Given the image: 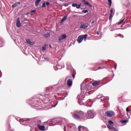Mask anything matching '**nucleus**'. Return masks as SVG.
I'll list each match as a JSON object with an SVG mask.
<instances>
[{
	"mask_svg": "<svg viewBox=\"0 0 131 131\" xmlns=\"http://www.w3.org/2000/svg\"><path fill=\"white\" fill-rule=\"evenodd\" d=\"M99 69H104V67H98L97 69V70H99Z\"/></svg>",
	"mask_w": 131,
	"mask_h": 131,
	"instance_id": "nucleus-33",
	"label": "nucleus"
},
{
	"mask_svg": "<svg viewBox=\"0 0 131 131\" xmlns=\"http://www.w3.org/2000/svg\"><path fill=\"white\" fill-rule=\"evenodd\" d=\"M84 89L85 90H89V89H90V85L89 84H85L84 86Z\"/></svg>",
	"mask_w": 131,
	"mask_h": 131,
	"instance_id": "nucleus-25",
	"label": "nucleus"
},
{
	"mask_svg": "<svg viewBox=\"0 0 131 131\" xmlns=\"http://www.w3.org/2000/svg\"><path fill=\"white\" fill-rule=\"evenodd\" d=\"M42 51H46V47H42Z\"/></svg>",
	"mask_w": 131,
	"mask_h": 131,
	"instance_id": "nucleus-38",
	"label": "nucleus"
},
{
	"mask_svg": "<svg viewBox=\"0 0 131 131\" xmlns=\"http://www.w3.org/2000/svg\"><path fill=\"white\" fill-rule=\"evenodd\" d=\"M112 125H109V124H107V127H108V128L109 129H115V127H114V126H112Z\"/></svg>",
	"mask_w": 131,
	"mask_h": 131,
	"instance_id": "nucleus-20",
	"label": "nucleus"
},
{
	"mask_svg": "<svg viewBox=\"0 0 131 131\" xmlns=\"http://www.w3.org/2000/svg\"><path fill=\"white\" fill-rule=\"evenodd\" d=\"M71 77L70 76H68L66 78V80H67V84L68 85V86H71V85H72V81L71 80V79H70Z\"/></svg>",
	"mask_w": 131,
	"mask_h": 131,
	"instance_id": "nucleus-6",
	"label": "nucleus"
},
{
	"mask_svg": "<svg viewBox=\"0 0 131 131\" xmlns=\"http://www.w3.org/2000/svg\"><path fill=\"white\" fill-rule=\"evenodd\" d=\"M19 5H20V2H16V3H14L12 6V8H16V7H17V6H19Z\"/></svg>",
	"mask_w": 131,
	"mask_h": 131,
	"instance_id": "nucleus-18",
	"label": "nucleus"
},
{
	"mask_svg": "<svg viewBox=\"0 0 131 131\" xmlns=\"http://www.w3.org/2000/svg\"><path fill=\"white\" fill-rule=\"evenodd\" d=\"M46 3H43L42 5V8H46Z\"/></svg>",
	"mask_w": 131,
	"mask_h": 131,
	"instance_id": "nucleus-32",
	"label": "nucleus"
},
{
	"mask_svg": "<svg viewBox=\"0 0 131 131\" xmlns=\"http://www.w3.org/2000/svg\"><path fill=\"white\" fill-rule=\"evenodd\" d=\"M107 2L108 3L109 6L111 7V6H112V0H107Z\"/></svg>",
	"mask_w": 131,
	"mask_h": 131,
	"instance_id": "nucleus-26",
	"label": "nucleus"
},
{
	"mask_svg": "<svg viewBox=\"0 0 131 131\" xmlns=\"http://www.w3.org/2000/svg\"><path fill=\"white\" fill-rule=\"evenodd\" d=\"M100 97V95L97 96V99H100V98H102V96H100V97Z\"/></svg>",
	"mask_w": 131,
	"mask_h": 131,
	"instance_id": "nucleus-39",
	"label": "nucleus"
},
{
	"mask_svg": "<svg viewBox=\"0 0 131 131\" xmlns=\"http://www.w3.org/2000/svg\"><path fill=\"white\" fill-rule=\"evenodd\" d=\"M95 22L94 21H93L92 22V24H94Z\"/></svg>",
	"mask_w": 131,
	"mask_h": 131,
	"instance_id": "nucleus-47",
	"label": "nucleus"
},
{
	"mask_svg": "<svg viewBox=\"0 0 131 131\" xmlns=\"http://www.w3.org/2000/svg\"><path fill=\"white\" fill-rule=\"evenodd\" d=\"M99 64H102V63H99Z\"/></svg>",
	"mask_w": 131,
	"mask_h": 131,
	"instance_id": "nucleus-50",
	"label": "nucleus"
},
{
	"mask_svg": "<svg viewBox=\"0 0 131 131\" xmlns=\"http://www.w3.org/2000/svg\"><path fill=\"white\" fill-rule=\"evenodd\" d=\"M57 68L58 69H61V68H62V67H60V68H59L58 66H57Z\"/></svg>",
	"mask_w": 131,
	"mask_h": 131,
	"instance_id": "nucleus-44",
	"label": "nucleus"
},
{
	"mask_svg": "<svg viewBox=\"0 0 131 131\" xmlns=\"http://www.w3.org/2000/svg\"><path fill=\"white\" fill-rule=\"evenodd\" d=\"M21 25H22V24L20 23V18L18 17L16 20V26L17 27H21Z\"/></svg>",
	"mask_w": 131,
	"mask_h": 131,
	"instance_id": "nucleus-11",
	"label": "nucleus"
},
{
	"mask_svg": "<svg viewBox=\"0 0 131 131\" xmlns=\"http://www.w3.org/2000/svg\"><path fill=\"white\" fill-rule=\"evenodd\" d=\"M37 127L39 130H46V127L43 125H40L39 124L37 125Z\"/></svg>",
	"mask_w": 131,
	"mask_h": 131,
	"instance_id": "nucleus-10",
	"label": "nucleus"
},
{
	"mask_svg": "<svg viewBox=\"0 0 131 131\" xmlns=\"http://www.w3.org/2000/svg\"><path fill=\"white\" fill-rule=\"evenodd\" d=\"M82 13H84V14H85L86 13H88V12H89V11H88V10H82Z\"/></svg>",
	"mask_w": 131,
	"mask_h": 131,
	"instance_id": "nucleus-30",
	"label": "nucleus"
},
{
	"mask_svg": "<svg viewBox=\"0 0 131 131\" xmlns=\"http://www.w3.org/2000/svg\"><path fill=\"white\" fill-rule=\"evenodd\" d=\"M127 122V121L126 120H124L121 121L122 123H126Z\"/></svg>",
	"mask_w": 131,
	"mask_h": 131,
	"instance_id": "nucleus-31",
	"label": "nucleus"
},
{
	"mask_svg": "<svg viewBox=\"0 0 131 131\" xmlns=\"http://www.w3.org/2000/svg\"><path fill=\"white\" fill-rule=\"evenodd\" d=\"M67 35L66 34H62L58 38L59 41H61V40H63V39H65V38H67Z\"/></svg>",
	"mask_w": 131,
	"mask_h": 131,
	"instance_id": "nucleus-9",
	"label": "nucleus"
},
{
	"mask_svg": "<svg viewBox=\"0 0 131 131\" xmlns=\"http://www.w3.org/2000/svg\"><path fill=\"white\" fill-rule=\"evenodd\" d=\"M82 3L86 6H89V7H90V8H92V5L90 4V3H89V2H86V1L85 0H82Z\"/></svg>",
	"mask_w": 131,
	"mask_h": 131,
	"instance_id": "nucleus-13",
	"label": "nucleus"
},
{
	"mask_svg": "<svg viewBox=\"0 0 131 131\" xmlns=\"http://www.w3.org/2000/svg\"><path fill=\"white\" fill-rule=\"evenodd\" d=\"M86 119H91L95 116V112L93 110H89L85 115Z\"/></svg>",
	"mask_w": 131,
	"mask_h": 131,
	"instance_id": "nucleus-4",
	"label": "nucleus"
},
{
	"mask_svg": "<svg viewBox=\"0 0 131 131\" xmlns=\"http://www.w3.org/2000/svg\"><path fill=\"white\" fill-rule=\"evenodd\" d=\"M72 6L74 8H75V7H76V9H80V7H81V4H79V5H77V4L73 3V4H72Z\"/></svg>",
	"mask_w": 131,
	"mask_h": 131,
	"instance_id": "nucleus-12",
	"label": "nucleus"
},
{
	"mask_svg": "<svg viewBox=\"0 0 131 131\" xmlns=\"http://www.w3.org/2000/svg\"><path fill=\"white\" fill-rule=\"evenodd\" d=\"M39 99H40L41 101H40L39 100H36L34 101V99L33 100V104L34 106H36L37 107V109H41V102L43 103V101L46 100V99H49L50 98V95L49 94H46L45 96H42L41 95H40L39 96Z\"/></svg>",
	"mask_w": 131,
	"mask_h": 131,
	"instance_id": "nucleus-2",
	"label": "nucleus"
},
{
	"mask_svg": "<svg viewBox=\"0 0 131 131\" xmlns=\"http://www.w3.org/2000/svg\"><path fill=\"white\" fill-rule=\"evenodd\" d=\"M46 4L47 6H49V5H50L49 2H47Z\"/></svg>",
	"mask_w": 131,
	"mask_h": 131,
	"instance_id": "nucleus-40",
	"label": "nucleus"
},
{
	"mask_svg": "<svg viewBox=\"0 0 131 131\" xmlns=\"http://www.w3.org/2000/svg\"><path fill=\"white\" fill-rule=\"evenodd\" d=\"M50 90V88H46V92L49 93V91Z\"/></svg>",
	"mask_w": 131,
	"mask_h": 131,
	"instance_id": "nucleus-35",
	"label": "nucleus"
},
{
	"mask_svg": "<svg viewBox=\"0 0 131 131\" xmlns=\"http://www.w3.org/2000/svg\"><path fill=\"white\" fill-rule=\"evenodd\" d=\"M119 36L120 37H121L122 38H123V37H124L123 35H122V34H119Z\"/></svg>",
	"mask_w": 131,
	"mask_h": 131,
	"instance_id": "nucleus-34",
	"label": "nucleus"
},
{
	"mask_svg": "<svg viewBox=\"0 0 131 131\" xmlns=\"http://www.w3.org/2000/svg\"><path fill=\"white\" fill-rule=\"evenodd\" d=\"M85 96L83 94H81L80 95H78L77 99L78 100V103L80 105H83V104H88V103H90L91 102V100L89 101H85L84 99Z\"/></svg>",
	"mask_w": 131,
	"mask_h": 131,
	"instance_id": "nucleus-3",
	"label": "nucleus"
},
{
	"mask_svg": "<svg viewBox=\"0 0 131 131\" xmlns=\"http://www.w3.org/2000/svg\"><path fill=\"white\" fill-rule=\"evenodd\" d=\"M55 106H57V104H56L55 105L53 106V107H55Z\"/></svg>",
	"mask_w": 131,
	"mask_h": 131,
	"instance_id": "nucleus-48",
	"label": "nucleus"
},
{
	"mask_svg": "<svg viewBox=\"0 0 131 131\" xmlns=\"http://www.w3.org/2000/svg\"><path fill=\"white\" fill-rule=\"evenodd\" d=\"M27 43H29V45H30V46H34V45H35V42H31L30 41V39H28L27 40Z\"/></svg>",
	"mask_w": 131,
	"mask_h": 131,
	"instance_id": "nucleus-15",
	"label": "nucleus"
},
{
	"mask_svg": "<svg viewBox=\"0 0 131 131\" xmlns=\"http://www.w3.org/2000/svg\"><path fill=\"white\" fill-rule=\"evenodd\" d=\"M35 12H36V10H34L32 11L31 12V13H35Z\"/></svg>",
	"mask_w": 131,
	"mask_h": 131,
	"instance_id": "nucleus-37",
	"label": "nucleus"
},
{
	"mask_svg": "<svg viewBox=\"0 0 131 131\" xmlns=\"http://www.w3.org/2000/svg\"><path fill=\"white\" fill-rule=\"evenodd\" d=\"M78 128L79 131H89V129L86 127L81 126H79Z\"/></svg>",
	"mask_w": 131,
	"mask_h": 131,
	"instance_id": "nucleus-8",
	"label": "nucleus"
},
{
	"mask_svg": "<svg viewBox=\"0 0 131 131\" xmlns=\"http://www.w3.org/2000/svg\"><path fill=\"white\" fill-rule=\"evenodd\" d=\"M41 1V0H36L35 2V6L36 7H37V6H38V5H39V3H40V2Z\"/></svg>",
	"mask_w": 131,
	"mask_h": 131,
	"instance_id": "nucleus-23",
	"label": "nucleus"
},
{
	"mask_svg": "<svg viewBox=\"0 0 131 131\" xmlns=\"http://www.w3.org/2000/svg\"><path fill=\"white\" fill-rule=\"evenodd\" d=\"M113 130H115V131H118V129H117V128H115L113 129Z\"/></svg>",
	"mask_w": 131,
	"mask_h": 131,
	"instance_id": "nucleus-41",
	"label": "nucleus"
},
{
	"mask_svg": "<svg viewBox=\"0 0 131 131\" xmlns=\"http://www.w3.org/2000/svg\"><path fill=\"white\" fill-rule=\"evenodd\" d=\"M89 27V26L86 24H83L81 25L80 28H83L84 29H85V28H88Z\"/></svg>",
	"mask_w": 131,
	"mask_h": 131,
	"instance_id": "nucleus-14",
	"label": "nucleus"
},
{
	"mask_svg": "<svg viewBox=\"0 0 131 131\" xmlns=\"http://www.w3.org/2000/svg\"><path fill=\"white\" fill-rule=\"evenodd\" d=\"M126 111L127 112V115H128V112H129V113H130V111H129V110H128V107L126 108Z\"/></svg>",
	"mask_w": 131,
	"mask_h": 131,
	"instance_id": "nucleus-29",
	"label": "nucleus"
},
{
	"mask_svg": "<svg viewBox=\"0 0 131 131\" xmlns=\"http://www.w3.org/2000/svg\"><path fill=\"white\" fill-rule=\"evenodd\" d=\"M105 114L107 117H112V116L115 115V113L113 111H108L105 112Z\"/></svg>",
	"mask_w": 131,
	"mask_h": 131,
	"instance_id": "nucleus-5",
	"label": "nucleus"
},
{
	"mask_svg": "<svg viewBox=\"0 0 131 131\" xmlns=\"http://www.w3.org/2000/svg\"><path fill=\"white\" fill-rule=\"evenodd\" d=\"M115 13V10H114V9L112 8L111 9V13L110 16V20H111L112 19L113 16H114V14Z\"/></svg>",
	"mask_w": 131,
	"mask_h": 131,
	"instance_id": "nucleus-7",
	"label": "nucleus"
},
{
	"mask_svg": "<svg viewBox=\"0 0 131 131\" xmlns=\"http://www.w3.org/2000/svg\"><path fill=\"white\" fill-rule=\"evenodd\" d=\"M82 40H83V39L82 38V37L80 35L78 38V43H80L81 42H82Z\"/></svg>",
	"mask_w": 131,
	"mask_h": 131,
	"instance_id": "nucleus-16",
	"label": "nucleus"
},
{
	"mask_svg": "<svg viewBox=\"0 0 131 131\" xmlns=\"http://www.w3.org/2000/svg\"><path fill=\"white\" fill-rule=\"evenodd\" d=\"M99 83H100V81H96L92 83V84L94 86H97V85H98V84H99Z\"/></svg>",
	"mask_w": 131,
	"mask_h": 131,
	"instance_id": "nucleus-21",
	"label": "nucleus"
},
{
	"mask_svg": "<svg viewBox=\"0 0 131 131\" xmlns=\"http://www.w3.org/2000/svg\"><path fill=\"white\" fill-rule=\"evenodd\" d=\"M117 67V64H115V69H116Z\"/></svg>",
	"mask_w": 131,
	"mask_h": 131,
	"instance_id": "nucleus-43",
	"label": "nucleus"
},
{
	"mask_svg": "<svg viewBox=\"0 0 131 131\" xmlns=\"http://www.w3.org/2000/svg\"><path fill=\"white\" fill-rule=\"evenodd\" d=\"M68 6H69V4H64V7H68Z\"/></svg>",
	"mask_w": 131,
	"mask_h": 131,
	"instance_id": "nucleus-36",
	"label": "nucleus"
},
{
	"mask_svg": "<svg viewBox=\"0 0 131 131\" xmlns=\"http://www.w3.org/2000/svg\"><path fill=\"white\" fill-rule=\"evenodd\" d=\"M67 17H68V16L66 15L63 17H62L61 20V23H63V22H65V21H66V20H67Z\"/></svg>",
	"mask_w": 131,
	"mask_h": 131,
	"instance_id": "nucleus-17",
	"label": "nucleus"
},
{
	"mask_svg": "<svg viewBox=\"0 0 131 131\" xmlns=\"http://www.w3.org/2000/svg\"><path fill=\"white\" fill-rule=\"evenodd\" d=\"M97 35H99V33L98 31L97 32Z\"/></svg>",
	"mask_w": 131,
	"mask_h": 131,
	"instance_id": "nucleus-45",
	"label": "nucleus"
},
{
	"mask_svg": "<svg viewBox=\"0 0 131 131\" xmlns=\"http://www.w3.org/2000/svg\"><path fill=\"white\" fill-rule=\"evenodd\" d=\"M73 78H75V75L73 74Z\"/></svg>",
	"mask_w": 131,
	"mask_h": 131,
	"instance_id": "nucleus-42",
	"label": "nucleus"
},
{
	"mask_svg": "<svg viewBox=\"0 0 131 131\" xmlns=\"http://www.w3.org/2000/svg\"><path fill=\"white\" fill-rule=\"evenodd\" d=\"M43 36H44V37L48 38L50 37V36H51V35L50 34V33H48L47 34H44Z\"/></svg>",
	"mask_w": 131,
	"mask_h": 131,
	"instance_id": "nucleus-22",
	"label": "nucleus"
},
{
	"mask_svg": "<svg viewBox=\"0 0 131 131\" xmlns=\"http://www.w3.org/2000/svg\"><path fill=\"white\" fill-rule=\"evenodd\" d=\"M108 99H109V98H107V99L108 100Z\"/></svg>",
	"mask_w": 131,
	"mask_h": 131,
	"instance_id": "nucleus-49",
	"label": "nucleus"
},
{
	"mask_svg": "<svg viewBox=\"0 0 131 131\" xmlns=\"http://www.w3.org/2000/svg\"><path fill=\"white\" fill-rule=\"evenodd\" d=\"M81 36L82 37V38H83V39H84V41H85L86 40V38L88 37V34H86L85 35H82Z\"/></svg>",
	"mask_w": 131,
	"mask_h": 131,
	"instance_id": "nucleus-19",
	"label": "nucleus"
},
{
	"mask_svg": "<svg viewBox=\"0 0 131 131\" xmlns=\"http://www.w3.org/2000/svg\"><path fill=\"white\" fill-rule=\"evenodd\" d=\"M123 21H124V19H123L120 20V21L118 23V25H120V24H121L123 22Z\"/></svg>",
	"mask_w": 131,
	"mask_h": 131,
	"instance_id": "nucleus-28",
	"label": "nucleus"
},
{
	"mask_svg": "<svg viewBox=\"0 0 131 131\" xmlns=\"http://www.w3.org/2000/svg\"><path fill=\"white\" fill-rule=\"evenodd\" d=\"M108 124L110 125H113V124H114V123L113 122H112V121H108Z\"/></svg>",
	"mask_w": 131,
	"mask_h": 131,
	"instance_id": "nucleus-27",
	"label": "nucleus"
},
{
	"mask_svg": "<svg viewBox=\"0 0 131 131\" xmlns=\"http://www.w3.org/2000/svg\"><path fill=\"white\" fill-rule=\"evenodd\" d=\"M81 90L82 91V86H81Z\"/></svg>",
	"mask_w": 131,
	"mask_h": 131,
	"instance_id": "nucleus-46",
	"label": "nucleus"
},
{
	"mask_svg": "<svg viewBox=\"0 0 131 131\" xmlns=\"http://www.w3.org/2000/svg\"><path fill=\"white\" fill-rule=\"evenodd\" d=\"M20 122L21 123V124H23V125H25V123H26V120H21L20 121Z\"/></svg>",
	"mask_w": 131,
	"mask_h": 131,
	"instance_id": "nucleus-24",
	"label": "nucleus"
},
{
	"mask_svg": "<svg viewBox=\"0 0 131 131\" xmlns=\"http://www.w3.org/2000/svg\"><path fill=\"white\" fill-rule=\"evenodd\" d=\"M73 118H74L76 120H79L80 121H84L86 118L84 113L82 111H75L71 113Z\"/></svg>",
	"mask_w": 131,
	"mask_h": 131,
	"instance_id": "nucleus-1",
	"label": "nucleus"
}]
</instances>
